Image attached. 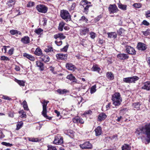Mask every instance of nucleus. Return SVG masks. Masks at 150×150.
I'll list each match as a JSON object with an SVG mask.
<instances>
[{"label":"nucleus","instance_id":"a878e982","mask_svg":"<svg viewBox=\"0 0 150 150\" xmlns=\"http://www.w3.org/2000/svg\"><path fill=\"white\" fill-rule=\"evenodd\" d=\"M96 135V136L100 135L102 133L101 128L100 127L98 126L95 130Z\"/></svg>","mask_w":150,"mask_h":150},{"label":"nucleus","instance_id":"2eb2a0df","mask_svg":"<svg viewBox=\"0 0 150 150\" xmlns=\"http://www.w3.org/2000/svg\"><path fill=\"white\" fill-rule=\"evenodd\" d=\"M89 31V28L84 27L80 30V35H85Z\"/></svg>","mask_w":150,"mask_h":150},{"label":"nucleus","instance_id":"6e6552de","mask_svg":"<svg viewBox=\"0 0 150 150\" xmlns=\"http://www.w3.org/2000/svg\"><path fill=\"white\" fill-rule=\"evenodd\" d=\"M63 142V139L62 137L59 135L55 136L53 143L55 144H60Z\"/></svg>","mask_w":150,"mask_h":150},{"label":"nucleus","instance_id":"5701e85b","mask_svg":"<svg viewBox=\"0 0 150 150\" xmlns=\"http://www.w3.org/2000/svg\"><path fill=\"white\" fill-rule=\"evenodd\" d=\"M141 105L140 102L134 103L132 104V106L133 108H135V109L139 110L141 109L140 107Z\"/></svg>","mask_w":150,"mask_h":150},{"label":"nucleus","instance_id":"f257e3e1","mask_svg":"<svg viewBox=\"0 0 150 150\" xmlns=\"http://www.w3.org/2000/svg\"><path fill=\"white\" fill-rule=\"evenodd\" d=\"M91 2L86 0H82L80 3V5L83 8V12L87 14L89 11V8L92 6Z\"/></svg>","mask_w":150,"mask_h":150},{"label":"nucleus","instance_id":"6e6d98bb","mask_svg":"<svg viewBox=\"0 0 150 150\" xmlns=\"http://www.w3.org/2000/svg\"><path fill=\"white\" fill-rule=\"evenodd\" d=\"M133 6L137 8H139L141 7L142 5L140 4L139 3H135L134 4Z\"/></svg>","mask_w":150,"mask_h":150},{"label":"nucleus","instance_id":"412c9836","mask_svg":"<svg viewBox=\"0 0 150 150\" xmlns=\"http://www.w3.org/2000/svg\"><path fill=\"white\" fill-rule=\"evenodd\" d=\"M54 37L55 39L59 38L60 40H63L66 38V36L62 33L57 34L54 35Z\"/></svg>","mask_w":150,"mask_h":150},{"label":"nucleus","instance_id":"338daca9","mask_svg":"<svg viewBox=\"0 0 150 150\" xmlns=\"http://www.w3.org/2000/svg\"><path fill=\"white\" fill-rule=\"evenodd\" d=\"M146 18L150 17V11H148L146 12Z\"/></svg>","mask_w":150,"mask_h":150},{"label":"nucleus","instance_id":"0eeeda50","mask_svg":"<svg viewBox=\"0 0 150 150\" xmlns=\"http://www.w3.org/2000/svg\"><path fill=\"white\" fill-rule=\"evenodd\" d=\"M125 47L126 53L131 55L136 54V51L134 48L128 45L126 46Z\"/></svg>","mask_w":150,"mask_h":150},{"label":"nucleus","instance_id":"cd10ccee","mask_svg":"<svg viewBox=\"0 0 150 150\" xmlns=\"http://www.w3.org/2000/svg\"><path fill=\"white\" fill-rule=\"evenodd\" d=\"M37 66L39 67L41 71H42L44 69V66L43 63L39 61L36 62Z\"/></svg>","mask_w":150,"mask_h":150},{"label":"nucleus","instance_id":"393cba45","mask_svg":"<svg viewBox=\"0 0 150 150\" xmlns=\"http://www.w3.org/2000/svg\"><path fill=\"white\" fill-rule=\"evenodd\" d=\"M122 99L120 93L116 92L112 96V99Z\"/></svg>","mask_w":150,"mask_h":150},{"label":"nucleus","instance_id":"a19ab883","mask_svg":"<svg viewBox=\"0 0 150 150\" xmlns=\"http://www.w3.org/2000/svg\"><path fill=\"white\" fill-rule=\"evenodd\" d=\"M92 70L94 71H97L99 72L100 71V68L98 67L97 65H93L92 67Z\"/></svg>","mask_w":150,"mask_h":150},{"label":"nucleus","instance_id":"3c124183","mask_svg":"<svg viewBox=\"0 0 150 150\" xmlns=\"http://www.w3.org/2000/svg\"><path fill=\"white\" fill-rule=\"evenodd\" d=\"M79 21H83L87 23L88 20L87 18H86L84 16H82L81 17V18L79 19Z\"/></svg>","mask_w":150,"mask_h":150},{"label":"nucleus","instance_id":"1a4fd4ad","mask_svg":"<svg viewBox=\"0 0 150 150\" xmlns=\"http://www.w3.org/2000/svg\"><path fill=\"white\" fill-rule=\"evenodd\" d=\"M135 133L137 136L139 135L142 133L145 134V126L142 127H139L137 129L135 132Z\"/></svg>","mask_w":150,"mask_h":150},{"label":"nucleus","instance_id":"49530a36","mask_svg":"<svg viewBox=\"0 0 150 150\" xmlns=\"http://www.w3.org/2000/svg\"><path fill=\"white\" fill-rule=\"evenodd\" d=\"M130 77L124 78L123 79V81L124 82L127 83H131Z\"/></svg>","mask_w":150,"mask_h":150},{"label":"nucleus","instance_id":"58836bf2","mask_svg":"<svg viewBox=\"0 0 150 150\" xmlns=\"http://www.w3.org/2000/svg\"><path fill=\"white\" fill-rule=\"evenodd\" d=\"M131 83H135L136 81L139 79V78L136 76H133L130 77Z\"/></svg>","mask_w":150,"mask_h":150},{"label":"nucleus","instance_id":"13d9d810","mask_svg":"<svg viewBox=\"0 0 150 150\" xmlns=\"http://www.w3.org/2000/svg\"><path fill=\"white\" fill-rule=\"evenodd\" d=\"M55 42L56 44L58 46L61 45L62 44V41L61 40L58 41V40L55 41Z\"/></svg>","mask_w":150,"mask_h":150},{"label":"nucleus","instance_id":"a211bd4d","mask_svg":"<svg viewBox=\"0 0 150 150\" xmlns=\"http://www.w3.org/2000/svg\"><path fill=\"white\" fill-rule=\"evenodd\" d=\"M107 117V115L104 112L99 114L98 117V121H101L104 120Z\"/></svg>","mask_w":150,"mask_h":150},{"label":"nucleus","instance_id":"bf43d9fd","mask_svg":"<svg viewBox=\"0 0 150 150\" xmlns=\"http://www.w3.org/2000/svg\"><path fill=\"white\" fill-rule=\"evenodd\" d=\"M90 37L92 39H94L96 37V34L93 32H91L90 33Z\"/></svg>","mask_w":150,"mask_h":150},{"label":"nucleus","instance_id":"aec40b11","mask_svg":"<svg viewBox=\"0 0 150 150\" xmlns=\"http://www.w3.org/2000/svg\"><path fill=\"white\" fill-rule=\"evenodd\" d=\"M66 67L67 69L73 71H74L76 69L75 66L72 64L67 63L66 64Z\"/></svg>","mask_w":150,"mask_h":150},{"label":"nucleus","instance_id":"f03ea898","mask_svg":"<svg viewBox=\"0 0 150 150\" xmlns=\"http://www.w3.org/2000/svg\"><path fill=\"white\" fill-rule=\"evenodd\" d=\"M60 15L61 17L66 21L71 20V16L68 11L63 10L61 11Z\"/></svg>","mask_w":150,"mask_h":150},{"label":"nucleus","instance_id":"7c9ffc66","mask_svg":"<svg viewBox=\"0 0 150 150\" xmlns=\"http://www.w3.org/2000/svg\"><path fill=\"white\" fill-rule=\"evenodd\" d=\"M14 81L20 86H25V81H24L23 80H19L16 79H15Z\"/></svg>","mask_w":150,"mask_h":150},{"label":"nucleus","instance_id":"ddd939ff","mask_svg":"<svg viewBox=\"0 0 150 150\" xmlns=\"http://www.w3.org/2000/svg\"><path fill=\"white\" fill-rule=\"evenodd\" d=\"M142 88L146 91L150 90V82L147 81L144 83L143 84Z\"/></svg>","mask_w":150,"mask_h":150},{"label":"nucleus","instance_id":"4468645a","mask_svg":"<svg viewBox=\"0 0 150 150\" xmlns=\"http://www.w3.org/2000/svg\"><path fill=\"white\" fill-rule=\"evenodd\" d=\"M145 128V134L150 140V124L146 125Z\"/></svg>","mask_w":150,"mask_h":150},{"label":"nucleus","instance_id":"2f4dec72","mask_svg":"<svg viewBox=\"0 0 150 150\" xmlns=\"http://www.w3.org/2000/svg\"><path fill=\"white\" fill-rule=\"evenodd\" d=\"M34 53L37 56L41 55L42 54V51L39 48H37L36 49Z\"/></svg>","mask_w":150,"mask_h":150},{"label":"nucleus","instance_id":"e433bc0d","mask_svg":"<svg viewBox=\"0 0 150 150\" xmlns=\"http://www.w3.org/2000/svg\"><path fill=\"white\" fill-rule=\"evenodd\" d=\"M118 7L120 9L123 10L125 11L127 9V6L124 5L121 3H119L118 4Z\"/></svg>","mask_w":150,"mask_h":150},{"label":"nucleus","instance_id":"680f3d73","mask_svg":"<svg viewBox=\"0 0 150 150\" xmlns=\"http://www.w3.org/2000/svg\"><path fill=\"white\" fill-rule=\"evenodd\" d=\"M34 3L33 2H30L27 4V7H30L34 5Z\"/></svg>","mask_w":150,"mask_h":150},{"label":"nucleus","instance_id":"473e14b6","mask_svg":"<svg viewBox=\"0 0 150 150\" xmlns=\"http://www.w3.org/2000/svg\"><path fill=\"white\" fill-rule=\"evenodd\" d=\"M65 23L63 22H61L59 24L58 27V29L59 31H62L63 30V28L64 26Z\"/></svg>","mask_w":150,"mask_h":150},{"label":"nucleus","instance_id":"4c0bfd02","mask_svg":"<svg viewBox=\"0 0 150 150\" xmlns=\"http://www.w3.org/2000/svg\"><path fill=\"white\" fill-rule=\"evenodd\" d=\"M106 76L110 80H112L114 78V76L111 72H108Z\"/></svg>","mask_w":150,"mask_h":150},{"label":"nucleus","instance_id":"69168bd1","mask_svg":"<svg viewBox=\"0 0 150 150\" xmlns=\"http://www.w3.org/2000/svg\"><path fill=\"white\" fill-rule=\"evenodd\" d=\"M14 50V48H12L8 52V53L10 55H11L13 54V52Z\"/></svg>","mask_w":150,"mask_h":150},{"label":"nucleus","instance_id":"f3484780","mask_svg":"<svg viewBox=\"0 0 150 150\" xmlns=\"http://www.w3.org/2000/svg\"><path fill=\"white\" fill-rule=\"evenodd\" d=\"M21 41L24 44H28L30 42V38L28 36H25L21 39Z\"/></svg>","mask_w":150,"mask_h":150},{"label":"nucleus","instance_id":"4be33fe9","mask_svg":"<svg viewBox=\"0 0 150 150\" xmlns=\"http://www.w3.org/2000/svg\"><path fill=\"white\" fill-rule=\"evenodd\" d=\"M40 59L41 60L45 63L49 62L50 60V58L47 55H42L40 57Z\"/></svg>","mask_w":150,"mask_h":150},{"label":"nucleus","instance_id":"dca6fc26","mask_svg":"<svg viewBox=\"0 0 150 150\" xmlns=\"http://www.w3.org/2000/svg\"><path fill=\"white\" fill-rule=\"evenodd\" d=\"M112 104L115 106H118L121 104V103L122 102V99H112Z\"/></svg>","mask_w":150,"mask_h":150},{"label":"nucleus","instance_id":"5fc2aeb1","mask_svg":"<svg viewBox=\"0 0 150 150\" xmlns=\"http://www.w3.org/2000/svg\"><path fill=\"white\" fill-rule=\"evenodd\" d=\"M125 31V30L122 28H120L118 30V32L119 34L121 35H123V33Z\"/></svg>","mask_w":150,"mask_h":150},{"label":"nucleus","instance_id":"864d4df0","mask_svg":"<svg viewBox=\"0 0 150 150\" xmlns=\"http://www.w3.org/2000/svg\"><path fill=\"white\" fill-rule=\"evenodd\" d=\"M47 147L48 150H57V149L55 147L51 145H49L47 146Z\"/></svg>","mask_w":150,"mask_h":150},{"label":"nucleus","instance_id":"f8f14e48","mask_svg":"<svg viewBox=\"0 0 150 150\" xmlns=\"http://www.w3.org/2000/svg\"><path fill=\"white\" fill-rule=\"evenodd\" d=\"M117 57L120 60H124L128 59L129 57L127 54L120 53L117 54Z\"/></svg>","mask_w":150,"mask_h":150},{"label":"nucleus","instance_id":"c03bdc74","mask_svg":"<svg viewBox=\"0 0 150 150\" xmlns=\"http://www.w3.org/2000/svg\"><path fill=\"white\" fill-rule=\"evenodd\" d=\"M96 85L93 86L91 88L90 92L91 93H95L96 91Z\"/></svg>","mask_w":150,"mask_h":150},{"label":"nucleus","instance_id":"6ab92c4d","mask_svg":"<svg viewBox=\"0 0 150 150\" xmlns=\"http://www.w3.org/2000/svg\"><path fill=\"white\" fill-rule=\"evenodd\" d=\"M73 121L74 123H80L81 124H83L84 121L81 118L78 117H76L73 119Z\"/></svg>","mask_w":150,"mask_h":150},{"label":"nucleus","instance_id":"8fccbe9b","mask_svg":"<svg viewBox=\"0 0 150 150\" xmlns=\"http://www.w3.org/2000/svg\"><path fill=\"white\" fill-rule=\"evenodd\" d=\"M1 144L2 145L5 146H11L13 145V144H10V143L5 142H1Z\"/></svg>","mask_w":150,"mask_h":150},{"label":"nucleus","instance_id":"7ed1b4c3","mask_svg":"<svg viewBox=\"0 0 150 150\" xmlns=\"http://www.w3.org/2000/svg\"><path fill=\"white\" fill-rule=\"evenodd\" d=\"M41 103L42 104V109L43 110L42 112V115L45 117L46 118L49 120L51 119V117H49L47 115V104L46 103H45L43 101V102H41Z\"/></svg>","mask_w":150,"mask_h":150},{"label":"nucleus","instance_id":"c9c22d12","mask_svg":"<svg viewBox=\"0 0 150 150\" xmlns=\"http://www.w3.org/2000/svg\"><path fill=\"white\" fill-rule=\"evenodd\" d=\"M10 33L12 35H15L16 34H18L21 35V33L19 31L16 30H12L10 31Z\"/></svg>","mask_w":150,"mask_h":150},{"label":"nucleus","instance_id":"b1692460","mask_svg":"<svg viewBox=\"0 0 150 150\" xmlns=\"http://www.w3.org/2000/svg\"><path fill=\"white\" fill-rule=\"evenodd\" d=\"M67 78L72 81L73 82H75L76 83H77L76 81L77 80L76 78L71 74L68 75L67 77Z\"/></svg>","mask_w":150,"mask_h":150},{"label":"nucleus","instance_id":"bb28decb","mask_svg":"<svg viewBox=\"0 0 150 150\" xmlns=\"http://www.w3.org/2000/svg\"><path fill=\"white\" fill-rule=\"evenodd\" d=\"M23 56L31 61H33L35 60V58L34 57L26 53H24Z\"/></svg>","mask_w":150,"mask_h":150},{"label":"nucleus","instance_id":"c85d7f7f","mask_svg":"<svg viewBox=\"0 0 150 150\" xmlns=\"http://www.w3.org/2000/svg\"><path fill=\"white\" fill-rule=\"evenodd\" d=\"M108 37L111 38L115 39L117 37V34L115 32L108 33H107Z\"/></svg>","mask_w":150,"mask_h":150},{"label":"nucleus","instance_id":"20e7f679","mask_svg":"<svg viewBox=\"0 0 150 150\" xmlns=\"http://www.w3.org/2000/svg\"><path fill=\"white\" fill-rule=\"evenodd\" d=\"M36 8L39 12L43 13H46L47 10V7L44 5H38L37 6Z\"/></svg>","mask_w":150,"mask_h":150},{"label":"nucleus","instance_id":"052dcab7","mask_svg":"<svg viewBox=\"0 0 150 150\" xmlns=\"http://www.w3.org/2000/svg\"><path fill=\"white\" fill-rule=\"evenodd\" d=\"M143 34L145 35V36H147L148 35L149 33V29H147L146 31H143L142 32Z\"/></svg>","mask_w":150,"mask_h":150},{"label":"nucleus","instance_id":"09e8293b","mask_svg":"<svg viewBox=\"0 0 150 150\" xmlns=\"http://www.w3.org/2000/svg\"><path fill=\"white\" fill-rule=\"evenodd\" d=\"M69 47V45H67L65 46L62 48H61L60 49L61 51L62 52H67Z\"/></svg>","mask_w":150,"mask_h":150},{"label":"nucleus","instance_id":"9d476101","mask_svg":"<svg viewBox=\"0 0 150 150\" xmlns=\"http://www.w3.org/2000/svg\"><path fill=\"white\" fill-rule=\"evenodd\" d=\"M57 58L58 60H65L67 59V54H63L59 53L56 55Z\"/></svg>","mask_w":150,"mask_h":150},{"label":"nucleus","instance_id":"f704fd0d","mask_svg":"<svg viewBox=\"0 0 150 150\" xmlns=\"http://www.w3.org/2000/svg\"><path fill=\"white\" fill-rule=\"evenodd\" d=\"M122 150H130L131 147L128 144H125L122 147Z\"/></svg>","mask_w":150,"mask_h":150},{"label":"nucleus","instance_id":"e2e57ef3","mask_svg":"<svg viewBox=\"0 0 150 150\" xmlns=\"http://www.w3.org/2000/svg\"><path fill=\"white\" fill-rule=\"evenodd\" d=\"M142 24L148 26L149 25V23L146 20H144L142 22Z\"/></svg>","mask_w":150,"mask_h":150},{"label":"nucleus","instance_id":"774afa93","mask_svg":"<svg viewBox=\"0 0 150 150\" xmlns=\"http://www.w3.org/2000/svg\"><path fill=\"white\" fill-rule=\"evenodd\" d=\"M76 5V4L75 3H73L71 7V10H73L75 7Z\"/></svg>","mask_w":150,"mask_h":150},{"label":"nucleus","instance_id":"c756f323","mask_svg":"<svg viewBox=\"0 0 150 150\" xmlns=\"http://www.w3.org/2000/svg\"><path fill=\"white\" fill-rule=\"evenodd\" d=\"M57 91L59 94H66L69 92V91L68 90H67L66 89H58L57 90Z\"/></svg>","mask_w":150,"mask_h":150},{"label":"nucleus","instance_id":"4d7b16f0","mask_svg":"<svg viewBox=\"0 0 150 150\" xmlns=\"http://www.w3.org/2000/svg\"><path fill=\"white\" fill-rule=\"evenodd\" d=\"M92 111L91 110H88L86 111L84 113H83V115H91L92 114Z\"/></svg>","mask_w":150,"mask_h":150},{"label":"nucleus","instance_id":"423d86ee","mask_svg":"<svg viewBox=\"0 0 150 150\" xmlns=\"http://www.w3.org/2000/svg\"><path fill=\"white\" fill-rule=\"evenodd\" d=\"M79 146L80 148L82 149H90L92 148V145L89 142H85L83 144H80Z\"/></svg>","mask_w":150,"mask_h":150},{"label":"nucleus","instance_id":"9b49d317","mask_svg":"<svg viewBox=\"0 0 150 150\" xmlns=\"http://www.w3.org/2000/svg\"><path fill=\"white\" fill-rule=\"evenodd\" d=\"M137 48L139 50L141 51H144L146 49V45L141 42L138 43Z\"/></svg>","mask_w":150,"mask_h":150},{"label":"nucleus","instance_id":"72a5a7b5","mask_svg":"<svg viewBox=\"0 0 150 150\" xmlns=\"http://www.w3.org/2000/svg\"><path fill=\"white\" fill-rule=\"evenodd\" d=\"M19 114H21L20 117L22 118H25L26 117V115L25 112L23 110H22L19 112Z\"/></svg>","mask_w":150,"mask_h":150},{"label":"nucleus","instance_id":"37998d69","mask_svg":"<svg viewBox=\"0 0 150 150\" xmlns=\"http://www.w3.org/2000/svg\"><path fill=\"white\" fill-rule=\"evenodd\" d=\"M43 31V30L42 29L40 28L37 29H35V30L34 32L37 34L39 35Z\"/></svg>","mask_w":150,"mask_h":150},{"label":"nucleus","instance_id":"79ce46f5","mask_svg":"<svg viewBox=\"0 0 150 150\" xmlns=\"http://www.w3.org/2000/svg\"><path fill=\"white\" fill-rule=\"evenodd\" d=\"M23 125V123L22 122H21L18 123L17 124V125H16L17 127L16 129V130H19L22 127Z\"/></svg>","mask_w":150,"mask_h":150},{"label":"nucleus","instance_id":"0e129e2a","mask_svg":"<svg viewBox=\"0 0 150 150\" xmlns=\"http://www.w3.org/2000/svg\"><path fill=\"white\" fill-rule=\"evenodd\" d=\"M15 2V0H9L7 4H12V5H14Z\"/></svg>","mask_w":150,"mask_h":150},{"label":"nucleus","instance_id":"39448f33","mask_svg":"<svg viewBox=\"0 0 150 150\" xmlns=\"http://www.w3.org/2000/svg\"><path fill=\"white\" fill-rule=\"evenodd\" d=\"M108 10L110 14L117 13L118 11V9L115 4H110L108 7Z\"/></svg>","mask_w":150,"mask_h":150},{"label":"nucleus","instance_id":"de8ad7c7","mask_svg":"<svg viewBox=\"0 0 150 150\" xmlns=\"http://www.w3.org/2000/svg\"><path fill=\"white\" fill-rule=\"evenodd\" d=\"M45 51L46 52H48L50 51H53V50L52 47L51 46H47L45 50Z\"/></svg>","mask_w":150,"mask_h":150},{"label":"nucleus","instance_id":"ea45409f","mask_svg":"<svg viewBox=\"0 0 150 150\" xmlns=\"http://www.w3.org/2000/svg\"><path fill=\"white\" fill-rule=\"evenodd\" d=\"M22 105L25 110H29V109L27 103L25 100H24L23 101L22 103Z\"/></svg>","mask_w":150,"mask_h":150},{"label":"nucleus","instance_id":"603ef678","mask_svg":"<svg viewBox=\"0 0 150 150\" xmlns=\"http://www.w3.org/2000/svg\"><path fill=\"white\" fill-rule=\"evenodd\" d=\"M1 59L2 60L8 61H9L10 59L7 57L5 56H2L1 57Z\"/></svg>","mask_w":150,"mask_h":150},{"label":"nucleus","instance_id":"a18cd8bd","mask_svg":"<svg viewBox=\"0 0 150 150\" xmlns=\"http://www.w3.org/2000/svg\"><path fill=\"white\" fill-rule=\"evenodd\" d=\"M28 139L29 141L33 142H36L38 141V139L37 138H28Z\"/></svg>","mask_w":150,"mask_h":150}]
</instances>
